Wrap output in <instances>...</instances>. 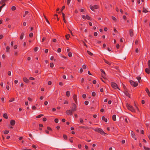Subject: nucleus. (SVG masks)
<instances>
[{"label":"nucleus","mask_w":150,"mask_h":150,"mask_svg":"<svg viewBox=\"0 0 150 150\" xmlns=\"http://www.w3.org/2000/svg\"><path fill=\"white\" fill-rule=\"evenodd\" d=\"M92 129H93L95 131L99 133L100 134H101L102 135H103V134H104V135H105V134H107L106 133H105V132L103 131V130L101 128H93Z\"/></svg>","instance_id":"obj_1"},{"label":"nucleus","mask_w":150,"mask_h":150,"mask_svg":"<svg viewBox=\"0 0 150 150\" xmlns=\"http://www.w3.org/2000/svg\"><path fill=\"white\" fill-rule=\"evenodd\" d=\"M126 106L128 109L130 110L132 112H135V110L133 107L130 104L128 103L126 104Z\"/></svg>","instance_id":"obj_2"},{"label":"nucleus","mask_w":150,"mask_h":150,"mask_svg":"<svg viewBox=\"0 0 150 150\" xmlns=\"http://www.w3.org/2000/svg\"><path fill=\"white\" fill-rule=\"evenodd\" d=\"M76 105L74 103H73L71 104V107L70 110L73 112H74L76 110Z\"/></svg>","instance_id":"obj_3"},{"label":"nucleus","mask_w":150,"mask_h":150,"mask_svg":"<svg viewBox=\"0 0 150 150\" xmlns=\"http://www.w3.org/2000/svg\"><path fill=\"white\" fill-rule=\"evenodd\" d=\"M129 82L134 87L137 86L138 85V83L137 82H134L132 80H130Z\"/></svg>","instance_id":"obj_4"},{"label":"nucleus","mask_w":150,"mask_h":150,"mask_svg":"<svg viewBox=\"0 0 150 150\" xmlns=\"http://www.w3.org/2000/svg\"><path fill=\"white\" fill-rule=\"evenodd\" d=\"M111 86L112 87L115 89H118L120 90L117 85L115 83L112 82L111 83Z\"/></svg>","instance_id":"obj_5"},{"label":"nucleus","mask_w":150,"mask_h":150,"mask_svg":"<svg viewBox=\"0 0 150 150\" xmlns=\"http://www.w3.org/2000/svg\"><path fill=\"white\" fill-rule=\"evenodd\" d=\"M73 112L70 109L69 110H67L66 111V113L68 115H72Z\"/></svg>","instance_id":"obj_6"},{"label":"nucleus","mask_w":150,"mask_h":150,"mask_svg":"<svg viewBox=\"0 0 150 150\" xmlns=\"http://www.w3.org/2000/svg\"><path fill=\"white\" fill-rule=\"evenodd\" d=\"M73 99L74 100L75 103H77V96L75 94H74L73 96Z\"/></svg>","instance_id":"obj_7"},{"label":"nucleus","mask_w":150,"mask_h":150,"mask_svg":"<svg viewBox=\"0 0 150 150\" xmlns=\"http://www.w3.org/2000/svg\"><path fill=\"white\" fill-rule=\"evenodd\" d=\"M15 122V121L14 120H11L10 121V124L12 126L14 125Z\"/></svg>","instance_id":"obj_8"},{"label":"nucleus","mask_w":150,"mask_h":150,"mask_svg":"<svg viewBox=\"0 0 150 150\" xmlns=\"http://www.w3.org/2000/svg\"><path fill=\"white\" fill-rule=\"evenodd\" d=\"M131 134L132 137H133L134 139L136 140V138L135 137V135L134 133L132 131H131Z\"/></svg>","instance_id":"obj_9"},{"label":"nucleus","mask_w":150,"mask_h":150,"mask_svg":"<svg viewBox=\"0 0 150 150\" xmlns=\"http://www.w3.org/2000/svg\"><path fill=\"white\" fill-rule=\"evenodd\" d=\"M23 80L26 83H28L29 82V80L25 77H24L23 78Z\"/></svg>","instance_id":"obj_10"},{"label":"nucleus","mask_w":150,"mask_h":150,"mask_svg":"<svg viewBox=\"0 0 150 150\" xmlns=\"http://www.w3.org/2000/svg\"><path fill=\"white\" fill-rule=\"evenodd\" d=\"M25 34H24V32H22L20 36V39L21 40L23 39L24 36Z\"/></svg>","instance_id":"obj_11"},{"label":"nucleus","mask_w":150,"mask_h":150,"mask_svg":"<svg viewBox=\"0 0 150 150\" xmlns=\"http://www.w3.org/2000/svg\"><path fill=\"white\" fill-rule=\"evenodd\" d=\"M102 119L105 122H107V119L104 116H102Z\"/></svg>","instance_id":"obj_12"},{"label":"nucleus","mask_w":150,"mask_h":150,"mask_svg":"<svg viewBox=\"0 0 150 150\" xmlns=\"http://www.w3.org/2000/svg\"><path fill=\"white\" fill-rule=\"evenodd\" d=\"M3 117L5 119H7L8 118L7 114L6 113H4L3 114Z\"/></svg>","instance_id":"obj_13"},{"label":"nucleus","mask_w":150,"mask_h":150,"mask_svg":"<svg viewBox=\"0 0 150 150\" xmlns=\"http://www.w3.org/2000/svg\"><path fill=\"white\" fill-rule=\"evenodd\" d=\"M129 32L130 35V36L132 37L133 35V33L132 30L131 29L129 31Z\"/></svg>","instance_id":"obj_14"},{"label":"nucleus","mask_w":150,"mask_h":150,"mask_svg":"<svg viewBox=\"0 0 150 150\" xmlns=\"http://www.w3.org/2000/svg\"><path fill=\"white\" fill-rule=\"evenodd\" d=\"M79 127L80 128L85 129H88L89 128L88 127L85 126H80Z\"/></svg>","instance_id":"obj_15"},{"label":"nucleus","mask_w":150,"mask_h":150,"mask_svg":"<svg viewBox=\"0 0 150 150\" xmlns=\"http://www.w3.org/2000/svg\"><path fill=\"white\" fill-rule=\"evenodd\" d=\"M112 119L114 121H115L116 120V115H113L112 116Z\"/></svg>","instance_id":"obj_16"},{"label":"nucleus","mask_w":150,"mask_h":150,"mask_svg":"<svg viewBox=\"0 0 150 150\" xmlns=\"http://www.w3.org/2000/svg\"><path fill=\"white\" fill-rule=\"evenodd\" d=\"M143 12L144 13H146L148 12V11H147V9L145 8L144 7H143Z\"/></svg>","instance_id":"obj_17"},{"label":"nucleus","mask_w":150,"mask_h":150,"mask_svg":"<svg viewBox=\"0 0 150 150\" xmlns=\"http://www.w3.org/2000/svg\"><path fill=\"white\" fill-rule=\"evenodd\" d=\"M145 71L147 74H149L150 73L149 69L148 68H146L145 69Z\"/></svg>","instance_id":"obj_18"},{"label":"nucleus","mask_w":150,"mask_h":150,"mask_svg":"<svg viewBox=\"0 0 150 150\" xmlns=\"http://www.w3.org/2000/svg\"><path fill=\"white\" fill-rule=\"evenodd\" d=\"M90 8H91V9L93 11H94V8H93V6H92V5H91L90 6Z\"/></svg>","instance_id":"obj_19"},{"label":"nucleus","mask_w":150,"mask_h":150,"mask_svg":"<svg viewBox=\"0 0 150 150\" xmlns=\"http://www.w3.org/2000/svg\"><path fill=\"white\" fill-rule=\"evenodd\" d=\"M63 137L65 139L67 140V137L66 135L64 134H63Z\"/></svg>","instance_id":"obj_20"},{"label":"nucleus","mask_w":150,"mask_h":150,"mask_svg":"<svg viewBox=\"0 0 150 150\" xmlns=\"http://www.w3.org/2000/svg\"><path fill=\"white\" fill-rule=\"evenodd\" d=\"M10 50V47L9 46H7L6 48V52H8Z\"/></svg>","instance_id":"obj_21"},{"label":"nucleus","mask_w":150,"mask_h":150,"mask_svg":"<svg viewBox=\"0 0 150 150\" xmlns=\"http://www.w3.org/2000/svg\"><path fill=\"white\" fill-rule=\"evenodd\" d=\"M104 61L107 64H108V65H111V63L107 61V60H105V59H104Z\"/></svg>","instance_id":"obj_22"},{"label":"nucleus","mask_w":150,"mask_h":150,"mask_svg":"<svg viewBox=\"0 0 150 150\" xmlns=\"http://www.w3.org/2000/svg\"><path fill=\"white\" fill-rule=\"evenodd\" d=\"M43 116V115L40 114L38 115L36 117L37 118H39L41 117L42 116Z\"/></svg>","instance_id":"obj_23"},{"label":"nucleus","mask_w":150,"mask_h":150,"mask_svg":"<svg viewBox=\"0 0 150 150\" xmlns=\"http://www.w3.org/2000/svg\"><path fill=\"white\" fill-rule=\"evenodd\" d=\"M6 5L5 4H3L0 7V12L1 11L2 8Z\"/></svg>","instance_id":"obj_24"},{"label":"nucleus","mask_w":150,"mask_h":150,"mask_svg":"<svg viewBox=\"0 0 150 150\" xmlns=\"http://www.w3.org/2000/svg\"><path fill=\"white\" fill-rule=\"evenodd\" d=\"M86 18L87 19L90 20H91V18L88 15H87L86 16Z\"/></svg>","instance_id":"obj_25"},{"label":"nucleus","mask_w":150,"mask_h":150,"mask_svg":"<svg viewBox=\"0 0 150 150\" xmlns=\"http://www.w3.org/2000/svg\"><path fill=\"white\" fill-rule=\"evenodd\" d=\"M87 52L91 56H92L93 55V54L92 53H91V52H90L88 50L87 51Z\"/></svg>","instance_id":"obj_26"},{"label":"nucleus","mask_w":150,"mask_h":150,"mask_svg":"<svg viewBox=\"0 0 150 150\" xmlns=\"http://www.w3.org/2000/svg\"><path fill=\"white\" fill-rule=\"evenodd\" d=\"M9 132V131L8 130H5L4 131V134H7Z\"/></svg>","instance_id":"obj_27"},{"label":"nucleus","mask_w":150,"mask_h":150,"mask_svg":"<svg viewBox=\"0 0 150 150\" xmlns=\"http://www.w3.org/2000/svg\"><path fill=\"white\" fill-rule=\"evenodd\" d=\"M136 79H137L138 81V82L139 83L140 82V81L141 79V77L139 76L138 77H137Z\"/></svg>","instance_id":"obj_28"},{"label":"nucleus","mask_w":150,"mask_h":150,"mask_svg":"<svg viewBox=\"0 0 150 150\" xmlns=\"http://www.w3.org/2000/svg\"><path fill=\"white\" fill-rule=\"evenodd\" d=\"M65 37L67 40L69 39V37H70V35L69 34H67L65 35Z\"/></svg>","instance_id":"obj_29"},{"label":"nucleus","mask_w":150,"mask_h":150,"mask_svg":"<svg viewBox=\"0 0 150 150\" xmlns=\"http://www.w3.org/2000/svg\"><path fill=\"white\" fill-rule=\"evenodd\" d=\"M14 99H15L14 98H12L11 99L9 100V102H13V101H14Z\"/></svg>","instance_id":"obj_30"},{"label":"nucleus","mask_w":150,"mask_h":150,"mask_svg":"<svg viewBox=\"0 0 150 150\" xmlns=\"http://www.w3.org/2000/svg\"><path fill=\"white\" fill-rule=\"evenodd\" d=\"M28 13V11H25V14L24 15H23V16L24 17H25V15L27 14Z\"/></svg>","instance_id":"obj_31"},{"label":"nucleus","mask_w":150,"mask_h":150,"mask_svg":"<svg viewBox=\"0 0 150 150\" xmlns=\"http://www.w3.org/2000/svg\"><path fill=\"white\" fill-rule=\"evenodd\" d=\"M16 9V8L15 6H13L11 7V10L13 11H14Z\"/></svg>","instance_id":"obj_32"},{"label":"nucleus","mask_w":150,"mask_h":150,"mask_svg":"<svg viewBox=\"0 0 150 150\" xmlns=\"http://www.w3.org/2000/svg\"><path fill=\"white\" fill-rule=\"evenodd\" d=\"M144 149L145 150H150V148L145 146L144 147Z\"/></svg>","instance_id":"obj_33"},{"label":"nucleus","mask_w":150,"mask_h":150,"mask_svg":"<svg viewBox=\"0 0 150 150\" xmlns=\"http://www.w3.org/2000/svg\"><path fill=\"white\" fill-rule=\"evenodd\" d=\"M79 120H80V122L81 123H83V119L81 118H80Z\"/></svg>","instance_id":"obj_34"},{"label":"nucleus","mask_w":150,"mask_h":150,"mask_svg":"<svg viewBox=\"0 0 150 150\" xmlns=\"http://www.w3.org/2000/svg\"><path fill=\"white\" fill-rule=\"evenodd\" d=\"M44 17L45 18V19H46V21L49 24H50V23L49 21L46 18V16L44 15Z\"/></svg>","instance_id":"obj_35"},{"label":"nucleus","mask_w":150,"mask_h":150,"mask_svg":"<svg viewBox=\"0 0 150 150\" xmlns=\"http://www.w3.org/2000/svg\"><path fill=\"white\" fill-rule=\"evenodd\" d=\"M54 122L56 123H57L58 122V119L57 118H56L54 119Z\"/></svg>","instance_id":"obj_36"},{"label":"nucleus","mask_w":150,"mask_h":150,"mask_svg":"<svg viewBox=\"0 0 150 150\" xmlns=\"http://www.w3.org/2000/svg\"><path fill=\"white\" fill-rule=\"evenodd\" d=\"M112 20L114 21H116V18H115V17H114V16H112Z\"/></svg>","instance_id":"obj_37"},{"label":"nucleus","mask_w":150,"mask_h":150,"mask_svg":"<svg viewBox=\"0 0 150 150\" xmlns=\"http://www.w3.org/2000/svg\"><path fill=\"white\" fill-rule=\"evenodd\" d=\"M47 129L48 130H50V131H52V129L51 128L49 127H47Z\"/></svg>","instance_id":"obj_38"},{"label":"nucleus","mask_w":150,"mask_h":150,"mask_svg":"<svg viewBox=\"0 0 150 150\" xmlns=\"http://www.w3.org/2000/svg\"><path fill=\"white\" fill-rule=\"evenodd\" d=\"M62 16H63V20L64 19H65V14L63 13H62Z\"/></svg>","instance_id":"obj_39"},{"label":"nucleus","mask_w":150,"mask_h":150,"mask_svg":"<svg viewBox=\"0 0 150 150\" xmlns=\"http://www.w3.org/2000/svg\"><path fill=\"white\" fill-rule=\"evenodd\" d=\"M54 64L53 63H51L50 64V66L51 67H54Z\"/></svg>","instance_id":"obj_40"},{"label":"nucleus","mask_w":150,"mask_h":150,"mask_svg":"<svg viewBox=\"0 0 150 150\" xmlns=\"http://www.w3.org/2000/svg\"><path fill=\"white\" fill-rule=\"evenodd\" d=\"M148 66L149 68L150 69V60H149L148 63Z\"/></svg>","instance_id":"obj_41"},{"label":"nucleus","mask_w":150,"mask_h":150,"mask_svg":"<svg viewBox=\"0 0 150 150\" xmlns=\"http://www.w3.org/2000/svg\"><path fill=\"white\" fill-rule=\"evenodd\" d=\"M29 35L30 37H33V34L32 33H31L29 34Z\"/></svg>","instance_id":"obj_42"},{"label":"nucleus","mask_w":150,"mask_h":150,"mask_svg":"<svg viewBox=\"0 0 150 150\" xmlns=\"http://www.w3.org/2000/svg\"><path fill=\"white\" fill-rule=\"evenodd\" d=\"M8 74L9 76H11V73L10 71H8Z\"/></svg>","instance_id":"obj_43"},{"label":"nucleus","mask_w":150,"mask_h":150,"mask_svg":"<svg viewBox=\"0 0 150 150\" xmlns=\"http://www.w3.org/2000/svg\"><path fill=\"white\" fill-rule=\"evenodd\" d=\"M38 47H35L34 49V51L35 52H36L38 51Z\"/></svg>","instance_id":"obj_44"},{"label":"nucleus","mask_w":150,"mask_h":150,"mask_svg":"<svg viewBox=\"0 0 150 150\" xmlns=\"http://www.w3.org/2000/svg\"><path fill=\"white\" fill-rule=\"evenodd\" d=\"M93 6L94 9H97L98 8V6L96 5H94Z\"/></svg>","instance_id":"obj_45"},{"label":"nucleus","mask_w":150,"mask_h":150,"mask_svg":"<svg viewBox=\"0 0 150 150\" xmlns=\"http://www.w3.org/2000/svg\"><path fill=\"white\" fill-rule=\"evenodd\" d=\"M71 1V0H67V4L68 5H69Z\"/></svg>","instance_id":"obj_46"},{"label":"nucleus","mask_w":150,"mask_h":150,"mask_svg":"<svg viewBox=\"0 0 150 150\" xmlns=\"http://www.w3.org/2000/svg\"><path fill=\"white\" fill-rule=\"evenodd\" d=\"M72 56V54H71V52H69V53H68V56L69 57H71Z\"/></svg>","instance_id":"obj_47"},{"label":"nucleus","mask_w":150,"mask_h":150,"mask_svg":"<svg viewBox=\"0 0 150 150\" xmlns=\"http://www.w3.org/2000/svg\"><path fill=\"white\" fill-rule=\"evenodd\" d=\"M84 103L86 105H87L88 103V101L87 100L85 101Z\"/></svg>","instance_id":"obj_48"},{"label":"nucleus","mask_w":150,"mask_h":150,"mask_svg":"<svg viewBox=\"0 0 150 150\" xmlns=\"http://www.w3.org/2000/svg\"><path fill=\"white\" fill-rule=\"evenodd\" d=\"M32 147L33 148H34V149H36L37 148V146H36L34 144L32 145Z\"/></svg>","instance_id":"obj_49"},{"label":"nucleus","mask_w":150,"mask_h":150,"mask_svg":"<svg viewBox=\"0 0 150 150\" xmlns=\"http://www.w3.org/2000/svg\"><path fill=\"white\" fill-rule=\"evenodd\" d=\"M64 104H68V102L67 101V100H65L64 101Z\"/></svg>","instance_id":"obj_50"},{"label":"nucleus","mask_w":150,"mask_h":150,"mask_svg":"<svg viewBox=\"0 0 150 150\" xmlns=\"http://www.w3.org/2000/svg\"><path fill=\"white\" fill-rule=\"evenodd\" d=\"M61 51V49L60 48H59L57 50V52H60Z\"/></svg>","instance_id":"obj_51"},{"label":"nucleus","mask_w":150,"mask_h":150,"mask_svg":"<svg viewBox=\"0 0 150 150\" xmlns=\"http://www.w3.org/2000/svg\"><path fill=\"white\" fill-rule=\"evenodd\" d=\"M36 109V108L35 106H32V109L33 110H35Z\"/></svg>","instance_id":"obj_52"},{"label":"nucleus","mask_w":150,"mask_h":150,"mask_svg":"<svg viewBox=\"0 0 150 150\" xmlns=\"http://www.w3.org/2000/svg\"><path fill=\"white\" fill-rule=\"evenodd\" d=\"M48 104V102L47 101H45L44 102V104L45 105H47Z\"/></svg>","instance_id":"obj_53"},{"label":"nucleus","mask_w":150,"mask_h":150,"mask_svg":"<svg viewBox=\"0 0 150 150\" xmlns=\"http://www.w3.org/2000/svg\"><path fill=\"white\" fill-rule=\"evenodd\" d=\"M82 18L84 19H86V16L85 15H82Z\"/></svg>","instance_id":"obj_54"},{"label":"nucleus","mask_w":150,"mask_h":150,"mask_svg":"<svg viewBox=\"0 0 150 150\" xmlns=\"http://www.w3.org/2000/svg\"><path fill=\"white\" fill-rule=\"evenodd\" d=\"M28 100L29 101H32V99L31 98H30L29 97H28Z\"/></svg>","instance_id":"obj_55"},{"label":"nucleus","mask_w":150,"mask_h":150,"mask_svg":"<svg viewBox=\"0 0 150 150\" xmlns=\"http://www.w3.org/2000/svg\"><path fill=\"white\" fill-rule=\"evenodd\" d=\"M42 120L44 122L46 121L47 120L46 118L45 117L43 118L42 119Z\"/></svg>","instance_id":"obj_56"},{"label":"nucleus","mask_w":150,"mask_h":150,"mask_svg":"<svg viewBox=\"0 0 150 150\" xmlns=\"http://www.w3.org/2000/svg\"><path fill=\"white\" fill-rule=\"evenodd\" d=\"M22 150H30V149H27L26 148H22Z\"/></svg>","instance_id":"obj_57"},{"label":"nucleus","mask_w":150,"mask_h":150,"mask_svg":"<svg viewBox=\"0 0 150 150\" xmlns=\"http://www.w3.org/2000/svg\"><path fill=\"white\" fill-rule=\"evenodd\" d=\"M78 147L79 149H81V144H79L78 145Z\"/></svg>","instance_id":"obj_58"},{"label":"nucleus","mask_w":150,"mask_h":150,"mask_svg":"<svg viewBox=\"0 0 150 150\" xmlns=\"http://www.w3.org/2000/svg\"><path fill=\"white\" fill-rule=\"evenodd\" d=\"M146 92L147 93H148V94H149V90L147 89V88H146Z\"/></svg>","instance_id":"obj_59"},{"label":"nucleus","mask_w":150,"mask_h":150,"mask_svg":"<svg viewBox=\"0 0 150 150\" xmlns=\"http://www.w3.org/2000/svg\"><path fill=\"white\" fill-rule=\"evenodd\" d=\"M72 139H73V138L72 137H71V139H70V142L71 143H72L73 142V140Z\"/></svg>","instance_id":"obj_60"},{"label":"nucleus","mask_w":150,"mask_h":150,"mask_svg":"<svg viewBox=\"0 0 150 150\" xmlns=\"http://www.w3.org/2000/svg\"><path fill=\"white\" fill-rule=\"evenodd\" d=\"M29 79L30 80H34L35 79L33 77H30L29 78Z\"/></svg>","instance_id":"obj_61"},{"label":"nucleus","mask_w":150,"mask_h":150,"mask_svg":"<svg viewBox=\"0 0 150 150\" xmlns=\"http://www.w3.org/2000/svg\"><path fill=\"white\" fill-rule=\"evenodd\" d=\"M45 132L47 134H49V131L47 130H45Z\"/></svg>","instance_id":"obj_62"},{"label":"nucleus","mask_w":150,"mask_h":150,"mask_svg":"<svg viewBox=\"0 0 150 150\" xmlns=\"http://www.w3.org/2000/svg\"><path fill=\"white\" fill-rule=\"evenodd\" d=\"M82 97L83 98H85L86 97V94H83Z\"/></svg>","instance_id":"obj_63"},{"label":"nucleus","mask_w":150,"mask_h":150,"mask_svg":"<svg viewBox=\"0 0 150 150\" xmlns=\"http://www.w3.org/2000/svg\"><path fill=\"white\" fill-rule=\"evenodd\" d=\"M98 35V33L96 32H95L94 33V35L95 36H96L97 35Z\"/></svg>","instance_id":"obj_64"}]
</instances>
